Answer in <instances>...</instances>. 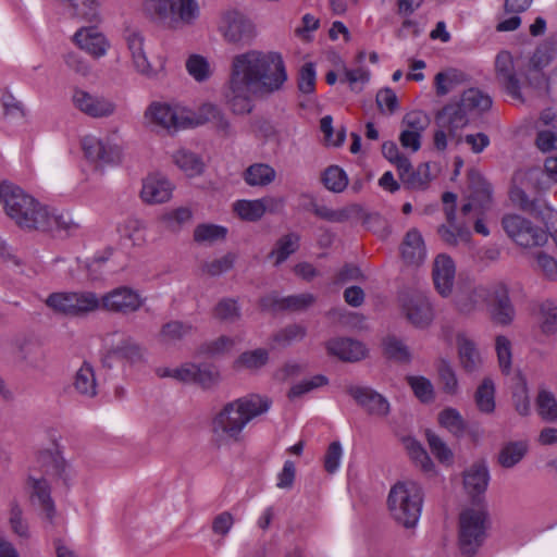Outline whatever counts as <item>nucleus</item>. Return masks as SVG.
Here are the masks:
<instances>
[{"label":"nucleus","mask_w":557,"mask_h":557,"mask_svg":"<svg viewBox=\"0 0 557 557\" xmlns=\"http://www.w3.org/2000/svg\"><path fill=\"white\" fill-rule=\"evenodd\" d=\"M286 81L278 52L250 50L234 57L225 98L233 113L247 114L252 110V96L278 91Z\"/></svg>","instance_id":"nucleus-1"},{"label":"nucleus","mask_w":557,"mask_h":557,"mask_svg":"<svg viewBox=\"0 0 557 557\" xmlns=\"http://www.w3.org/2000/svg\"><path fill=\"white\" fill-rule=\"evenodd\" d=\"M271 406L272 400L259 394H250L230 401L212 419V432L237 442L246 425L268 412Z\"/></svg>","instance_id":"nucleus-2"},{"label":"nucleus","mask_w":557,"mask_h":557,"mask_svg":"<svg viewBox=\"0 0 557 557\" xmlns=\"http://www.w3.org/2000/svg\"><path fill=\"white\" fill-rule=\"evenodd\" d=\"M39 473L33 470L27 479L30 500L37 503L45 512L46 519L52 523L55 516L54 502L51 498L49 478H58L65 485L71 479L69 465L57 449L42 450L37 456Z\"/></svg>","instance_id":"nucleus-3"},{"label":"nucleus","mask_w":557,"mask_h":557,"mask_svg":"<svg viewBox=\"0 0 557 557\" xmlns=\"http://www.w3.org/2000/svg\"><path fill=\"white\" fill-rule=\"evenodd\" d=\"M143 11L153 23L172 30L193 27L200 17L197 0H144Z\"/></svg>","instance_id":"nucleus-4"},{"label":"nucleus","mask_w":557,"mask_h":557,"mask_svg":"<svg viewBox=\"0 0 557 557\" xmlns=\"http://www.w3.org/2000/svg\"><path fill=\"white\" fill-rule=\"evenodd\" d=\"M424 494L414 481H398L387 496V508L392 518L406 529L414 528L420 519Z\"/></svg>","instance_id":"nucleus-5"},{"label":"nucleus","mask_w":557,"mask_h":557,"mask_svg":"<svg viewBox=\"0 0 557 557\" xmlns=\"http://www.w3.org/2000/svg\"><path fill=\"white\" fill-rule=\"evenodd\" d=\"M0 198L8 215L23 228L36 230L39 213L45 206L22 188L9 183L0 184Z\"/></svg>","instance_id":"nucleus-6"},{"label":"nucleus","mask_w":557,"mask_h":557,"mask_svg":"<svg viewBox=\"0 0 557 557\" xmlns=\"http://www.w3.org/2000/svg\"><path fill=\"white\" fill-rule=\"evenodd\" d=\"M502 225L507 236L524 248L543 246L548 238L545 231L519 214L504 215Z\"/></svg>","instance_id":"nucleus-7"},{"label":"nucleus","mask_w":557,"mask_h":557,"mask_svg":"<svg viewBox=\"0 0 557 557\" xmlns=\"http://www.w3.org/2000/svg\"><path fill=\"white\" fill-rule=\"evenodd\" d=\"M485 535V513L467 509L459 518V545L462 554L473 555L482 544Z\"/></svg>","instance_id":"nucleus-8"},{"label":"nucleus","mask_w":557,"mask_h":557,"mask_svg":"<svg viewBox=\"0 0 557 557\" xmlns=\"http://www.w3.org/2000/svg\"><path fill=\"white\" fill-rule=\"evenodd\" d=\"M146 116L151 123L169 132L194 125L193 117L185 109L168 103H152L146 111Z\"/></svg>","instance_id":"nucleus-9"},{"label":"nucleus","mask_w":557,"mask_h":557,"mask_svg":"<svg viewBox=\"0 0 557 557\" xmlns=\"http://www.w3.org/2000/svg\"><path fill=\"white\" fill-rule=\"evenodd\" d=\"M143 304L140 295L127 286L116 287L100 297V310L112 313L129 314L139 310Z\"/></svg>","instance_id":"nucleus-10"},{"label":"nucleus","mask_w":557,"mask_h":557,"mask_svg":"<svg viewBox=\"0 0 557 557\" xmlns=\"http://www.w3.org/2000/svg\"><path fill=\"white\" fill-rule=\"evenodd\" d=\"M82 148L89 161L101 165L116 164L122 158L121 147L109 138L101 139L87 135L82 139Z\"/></svg>","instance_id":"nucleus-11"},{"label":"nucleus","mask_w":557,"mask_h":557,"mask_svg":"<svg viewBox=\"0 0 557 557\" xmlns=\"http://www.w3.org/2000/svg\"><path fill=\"white\" fill-rule=\"evenodd\" d=\"M72 100L78 111L94 119L111 116L116 109L115 103L111 99L84 89H75Z\"/></svg>","instance_id":"nucleus-12"},{"label":"nucleus","mask_w":557,"mask_h":557,"mask_svg":"<svg viewBox=\"0 0 557 557\" xmlns=\"http://www.w3.org/2000/svg\"><path fill=\"white\" fill-rule=\"evenodd\" d=\"M468 202L462 206V213L468 214L472 210L481 213L488 209L492 201V186L479 171L471 169L468 172Z\"/></svg>","instance_id":"nucleus-13"},{"label":"nucleus","mask_w":557,"mask_h":557,"mask_svg":"<svg viewBox=\"0 0 557 557\" xmlns=\"http://www.w3.org/2000/svg\"><path fill=\"white\" fill-rule=\"evenodd\" d=\"M492 286H467L460 288L455 296V306L462 315H471L490 301Z\"/></svg>","instance_id":"nucleus-14"},{"label":"nucleus","mask_w":557,"mask_h":557,"mask_svg":"<svg viewBox=\"0 0 557 557\" xmlns=\"http://www.w3.org/2000/svg\"><path fill=\"white\" fill-rule=\"evenodd\" d=\"M495 72L498 83L507 95L515 100L522 101L520 82L516 74L513 58L509 51L498 52L495 59Z\"/></svg>","instance_id":"nucleus-15"},{"label":"nucleus","mask_w":557,"mask_h":557,"mask_svg":"<svg viewBox=\"0 0 557 557\" xmlns=\"http://www.w3.org/2000/svg\"><path fill=\"white\" fill-rule=\"evenodd\" d=\"M73 42L92 59L107 55L111 45L107 37L95 27H81L72 37Z\"/></svg>","instance_id":"nucleus-16"},{"label":"nucleus","mask_w":557,"mask_h":557,"mask_svg":"<svg viewBox=\"0 0 557 557\" xmlns=\"http://www.w3.org/2000/svg\"><path fill=\"white\" fill-rule=\"evenodd\" d=\"M162 375L172 376L183 382L197 383L203 387L211 386L218 379L214 367L195 363H186L181 368L166 370Z\"/></svg>","instance_id":"nucleus-17"},{"label":"nucleus","mask_w":557,"mask_h":557,"mask_svg":"<svg viewBox=\"0 0 557 557\" xmlns=\"http://www.w3.org/2000/svg\"><path fill=\"white\" fill-rule=\"evenodd\" d=\"M125 41L131 53L134 70L147 78H156L158 70L150 64L146 55L143 35L135 30H127Z\"/></svg>","instance_id":"nucleus-18"},{"label":"nucleus","mask_w":557,"mask_h":557,"mask_svg":"<svg viewBox=\"0 0 557 557\" xmlns=\"http://www.w3.org/2000/svg\"><path fill=\"white\" fill-rule=\"evenodd\" d=\"M347 393L372 416L386 417L389 412L388 400L370 387L349 386Z\"/></svg>","instance_id":"nucleus-19"},{"label":"nucleus","mask_w":557,"mask_h":557,"mask_svg":"<svg viewBox=\"0 0 557 557\" xmlns=\"http://www.w3.org/2000/svg\"><path fill=\"white\" fill-rule=\"evenodd\" d=\"M403 310L410 323L417 327H426L434 318L430 300L422 294L410 296L404 304Z\"/></svg>","instance_id":"nucleus-20"},{"label":"nucleus","mask_w":557,"mask_h":557,"mask_svg":"<svg viewBox=\"0 0 557 557\" xmlns=\"http://www.w3.org/2000/svg\"><path fill=\"white\" fill-rule=\"evenodd\" d=\"M490 482V472L484 461H475L463 472V486L473 502H480Z\"/></svg>","instance_id":"nucleus-21"},{"label":"nucleus","mask_w":557,"mask_h":557,"mask_svg":"<svg viewBox=\"0 0 557 557\" xmlns=\"http://www.w3.org/2000/svg\"><path fill=\"white\" fill-rule=\"evenodd\" d=\"M487 304L491 306V318L494 323L507 325L513 320L515 310L505 285H492V295Z\"/></svg>","instance_id":"nucleus-22"},{"label":"nucleus","mask_w":557,"mask_h":557,"mask_svg":"<svg viewBox=\"0 0 557 557\" xmlns=\"http://www.w3.org/2000/svg\"><path fill=\"white\" fill-rule=\"evenodd\" d=\"M456 268L453 259L447 255H438L433 263V281L436 290L443 297H448L453 292Z\"/></svg>","instance_id":"nucleus-23"},{"label":"nucleus","mask_w":557,"mask_h":557,"mask_svg":"<svg viewBox=\"0 0 557 557\" xmlns=\"http://www.w3.org/2000/svg\"><path fill=\"white\" fill-rule=\"evenodd\" d=\"M469 123V113L459 102L445 106L436 115L438 127H446L449 137L458 136L460 129Z\"/></svg>","instance_id":"nucleus-24"},{"label":"nucleus","mask_w":557,"mask_h":557,"mask_svg":"<svg viewBox=\"0 0 557 557\" xmlns=\"http://www.w3.org/2000/svg\"><path fill=\"white\" fill-rule=\"evenodd\" d=\"M172 191L173 186L166 177L153 174L144 180L140 197L146 203H162L171 198Z\"/></svg>","instance_id":"nucleus-25"},{"label":"nucleus","mask_w":557,"mask_h":557,"mask_svg":"<svg viewBox=\"0 0 557 557\" xmlns=\"http://www.w3.org/2000/svg\"><path fill=\"white\" fill-rule=\"evenodd\" d=\"M114 359L126 361L129 364H138L145 361V349L133 338L127 337L107 352L103 364L110 368Z\"/></svg>","instance_id":"nucleus-26"},{"label":"nucleus","mask_w":557,"mask_h":557,"mask_svg":"<svg viewBox=\"0 0 557 557\" xmlns=\"http://www.w3.org/2000/svg\"><path fill=\"white\" fill-rule=\"evenodd\" d=\"M250 22L239 12H226L220 24V30L228 42H239L249 36Z\"/></svg>","instance_id":"nucleus-27"},{"label":"nucleus","mask_w":557,"mask_h":557,"mask_svg":"<svg viewBox=\"0 0 557 557\" xmlns=\"http://www.w3.org/2000/svg\"><path fill=\"white\" fill-rule=\"evenodd\" d=\"M456 342L462 369L467 373L478 372L483 364V358L475 342L465 333H459Z\"/></svg>","instance_id":"nucleus-28"},{"label":"nucleus","mask_w":557,"mask_h":557,"mask_svg":"<svg viewBox=\"0 0 557 557\" xmlns=\"http://www.w3.org/2000/svg\"><path fill=\"white\" fill-rule=\"evenodd\" d=\"M326 350L330 355L349 362L361 360L367 352L362 343L345 337L330 339L326 343Z\"/></svg>","instance_id":"nucleus-29"},{"label":"nucleus","mask_w":557,"mask_h":557,"mask_svg":"<svg viewBox=\"0 0 557 557\" xmlns=\"http://www.w3.org/2000/svg\"><path fill=\"white\" fill-rule=\"evenodd\" d=\"M282 205V200L268 197L255 200H237L233 208L237 215L245 221H258L269 207Z\"/></svg>","instance_id":"nucleus-30"},{"label":"nucleus","mask_w":557,"mask_h":557,"mask_svg":"<svg viewBox=\"0 0 557 557\" xmlns=\"http://www.w3.org/2000/svg\"><path fill=\"white\" fill-rule=\"evenodd\" d=\"M426 256V249L421 233L417 228L407 232L401 244V257L407 264L419 265Z\"/></svg>","instance_id":"nucleus-31"},{"label":"nucleus","mask_w":557,"mask_h":557,"mask_svg":"<svg viewBox=\"0 0 557 557\" xmlns=\"http://www.w3.org/2000/svg\"><path fill=\"white\" fill-rule=\"evenodd\" d=\"M77 227L78 224L73 221L71 215L51 213L47 207H45L44 210H41V213H39L36 230L42 232L64 231L70 233L75 231Z\"/></svg>","instance_id":"nucleus-32"},{"label":"nucleus","mask_w":557,"mask_h":557,"mask_svg":"<svg viewBox=\"0 0 557 557\" xmlns=\"http://www.w3.org/2000/svg\"><path fill=\"white\" fill-rule=\"evenodd\" d=\"M276 178V171L268 163L250 164L243 173L244 182L250 187H265Z\"/></svg>","instance_id":"nucleus-33"},{"label":"nucleus","mask_w":557,"mask_h":557,"mask_svg":"<svg viewBox=\"0 0 557 557\" xmlns=\"http://www.w3.org/2000/svg\"><path fill=\"white\" fill-rule=\"evenodd\" d=\"M198 123H212L216 131L223 136H232L234 134L230 121L226 119L221 109L212 103H205L199 109Z\"/></svg>","instance_id":"nucleus-34"},{"label":"nucleus","mask_w":557,"mask_h":557,"mask_svg":"<svg viewBox=\"0 0 557 557\" xmlns=\"http://www.w3.org/2000/svg\"><path fill=\"white\" fill-rule=\"evenodd\" d=\"M73 387L81 396L92 398L97 395V382L94 368L84 362L76 371L73 380Z\"/></svg>","instance_id":"nucleus-35"},{"label":"nucleus","mask_w":557,"mask_h":557,"mask_svg":"<svg viewBox=\"0 0 557 557\" xmlns=\"http://www.w3.org/2000/svg\"><path fill=\"white\" fill-rule=\"evenodd\" d=\"M458 102L469 114H480L492 107V98L478 88H469L465 90Z\"/></svg>","instance_id":"nucleus-36"},{"label":"nucleus","mask_w":557,"mask_h":557,"mask_svg":"<svg viewBox=\"0 0 557 557\" xmlns=\"http://www.w3.org/2000/svg\"><path fill=\"white\" fill-rule=\"evenodd\" d=\"M100 310V297L89 290L73 292V318L86 317Z\"/></svg>","instance_id":"nucleus-37"},{"label":"nucleus","mask_w":557,"mask_h":557,"mask_svg":"<svg viewBox=\"0 0 557 557\" xmlns=\"http://www.w3.org/2000/svg\"><path fill=\"white\" fill-rule=\"evenodd\" d=\"M173 161L189 177L200 175L205 169L202 159L195 152L186 149L177 150L173 154Z\"/></svg>","instance_id":"nucleus-38"},{"label":"nucleus","mask_w":557,"mask_h":557,"mask_svg":"<svg viewBox=\"0 0 557 557\" xmlns=\"http://www.w3.org/2000/svg\"><path fill=\"white\" fill-rule=\"evenodd\" d=\"M446 216L450 225H442L438 227L441 238L449 245H457L459 242H468L470 238L469 230L466 227H457L453 223L455 220L454 207L446 209Z\"/></svg>","instance_id":"nucleus-39"},{"label":"nucleus","mask_w":557,"mask_h":557,"mask_svg":"<svg viewBox=\"0 0 557 557\" xmlns=\"http://www.w3.org/2000/svg\"><path fill=\"white\" fill-rule=\"evenodd\" d=\"M300 237L296 233L282 236L270 252V258H275L274 265H280L288 259L299 247Z\"/></svg>","instance_id":"nucleus-40"},{"label":"nucleus","mask_w":557,"mask_h":557,"mask_svg":"<svg viewBox=\"0 0 557 557\" xmlns=\"http://www.w3.org/2000/svg\"><path fill=\"white\" fill-rule=\"evenodd\" d=\"M474 400L482 413H492L495 410V385L492 379L485 377L478 386Z\"/></svg>","instance_id":"nucleus-41"},{"label":"nucleus","mask_w":557,"mask_h":557,"mask_svg":"<svg viewBox=\"0 0 557 557\" xmlns=\"http://www.w3.org/2000/svg\"><path fill=\"white\" fill-rule=\"evenodd\" d=\"M121 240L129 242L132 246H140L145 242L144 225L141 221L128 218L117 225Z\"/></svg>","instance_id":"nucleus-42"},{"label":"nucleus","mask_w":557,"mask_h":557,"mask_svg":"<svg viewBox=\"0 0 557 557\" xmlns=\"http://www.w3.org/2000/svg\"><path fill=\"white\" fill-rule=\"evenodd\" d=\"M20 357L28 367L40 369L46 362L47 354L38 342H26L20 347Z\"/></svg>","instance_id":"nucleus-43"},{"label":"nucleus","mask_w":557,"mask_h":557,"mask_svg":"<svg viewBox=\"0 0 557 557\" xmlns=\"http://www.w3.org/2000/svg\"><path fill=\"white\" fill-rule=\"evenodd\" d=\"M527 450L528 446L524 442H510L499 451L498 462L504 468H512L522 460Z\"/></svg>","instance_id":"nucleus-44"},{"label":"nucleus","mask_w":557,"mask_h":557,"mask_svg":"<svg viewBox=\"0 0 557 557\" xmlns=\"http://www.w3.org/2000/svg\"><path fill=\"white\" fill-rule=\"evenodd\" d=\"M227 228L216 224H199L194 231V240L198 244L212 245L219 240H224Z\"/></svg>","instance_id":"nucleus-45"},{"label":"nucleus","mask_w":557,"mask_h":557,"mask_svg":"<svg viewBox=\"0 0 557 557\" xmlns=\"http://www.w3.org/2000/svg\"><path fill=\"white\" fill-rule=\"evenodd\" d=\"M193 326L183 321H170L165 323L159 333L160 341L163 343H175L190 334Z\"/></svg>","instance_id":"nucleus-46"},{"label":"nucleus","mask_w":557,"mask_h":557,"mask_svg":"<svg viewBox=\"0 0 557 557\" xmlns=\"http://www.w3.org/2000/svg\"><path fill=\"white\" fill-rule=\"evenodd\" d=\"M307 329L300 324H289L273 334L272 341L278 347H287L305 338Z\"/></svg>","instance_id":"nucleus-47"},{"label":"nucleus","mask_w":557,"mask_h":557,"mask_svg":"<svg viewBox=\"0 0 557 557\" xmlns=\"http://www.w3.org/2000/svg\"><path fill=\"white\" fill-rule=\"evenodd\" d=\"M45 304L53 312L73 318V292L52 293Z\"/></svg>","instance_id":"nucleus-48"},{"label":"nucleus","mask_w":557,"mask_h":557,"mask_svg":"<svg viewBox=\"0 0 557 557\" xmlns=\"http://www.w3.org/2000/svg\"><path fill=\"white\" fill-rule=\"evenodd\" d=\"M322 183L326 189L333 193H342L348 185V177L343 169L331 165L323 172Z\"/></svg>","instance_id":"nucleus-49"},{"label":"nucleus","mask_w":557,"mask_h":557,"mask_svg":"<svg viewBox=\"0 0 557 557\" xmlns=\"http://www.w3.org/2000/svg\"><path fill=\"white\" fill-rule=\"evenodd\" d=\"M540 323L543 333L554 334L557 332V302L545 300L541 304Z\"/></svg>","instance_id":"nucleus-50"},{"label":"nucleus","mask_w":557,"mask_h":557,"mask_svg":"<svg viewBox=\"0 0 557 557\" xmlns=\"http://www.w3.org/2000/svg\"><path fill=\"white\" fill-rule=\"evenodd\" d=\"M536 409L544 420L550 422L557 420V400L553 393L541 389L536 398Z\"/></svg>","instance_id":"nucleus-51"},{"label":"nucleus","mask_w":557,"mask_h":557,"mask_svg":"<svg viewBox=\"0 0 557 557\" xmlns=\"http://www.w3.org/2000/svg\"><path fill=\"white\" fill-rule=\"evenodd\" d=\"M315 302V296L310 293L290 295L275 301L278 309L302 311Z\"/></svg>","instance_id":"nucleus-52"},{"label":"nucleus","mask_w":557,"mask_h":557,"mask_svg":"<svg viewBox=\"0 0 557 557\" xmlns=\"http://www.w3.org/2000/svg\"><path fill=\"white\" fill-rule=\"evenodd\" d=\"M438 422L454 435H461L466 430V423L458 410L446 408L438 414Z\"/></svg>","instance_id":"nucleus-53"},{"label":"nucleus","mask_w":557,"mask_h":557,"mask_svg":"<svg viewBox=\"0 0 557 557\" xmlns=\"http://www.w3.org/2000/svg\"><path fill=\"white\" fill-rule=\"evenodd\" d=\"M463 74L456 70L440 72L436 74L434 83L437 96H445L453 91L462 81Z\"/></svg>","instance_id":"nucleus-54"},{"label":"nucleus","mask_w":557,"mask_h":557,"mask_svg":"<svg viewBox=\"0 0 557 557\" xmlns=\"http://www.w3.org/2000/svg\"><path fill=\"white\" fill-rule=\"evenodd\" d=\"M214 317L225 322H236L240 318V308L235 299H221L214 307Z\"/></svg>","instance_id":"nucleus-55"},{"label":"nucleus","mask_w":557,"mask_h":557,"mask_svg":"<svg viewBox=\"0 0 557 557\" xmlns=\"http://www.w3.org/2000/svg\"><path fill=\"white\" fill-rule=\"evenodd\" d=\"M236 261V255L233 252H227L221 258L207 261L202 264L201 270L203 273L210 276H218L225 272H228Z\"/></svg>","instance_id":"nucleus-56"},{"label":"nucleus","mask_w":557,"mask_h":557,"mask_svg":"<svg viewBox=\"0 0 557 557\" xmlns=\"http://www.w3.org/2000/svg\"><path fill=\"white\" fill-rule=\"evenodd\" d=\"M407 449L410 458L418 467L421 468L423 472L430 473L433 471V462L419 442L414 440H408Z\"/></svg>","instance_id":"nucleus-57"},{"label":"nucleus","mask_w":557,"mask_h":557,"mask_svg":"<svg viewBox=\"0 0 557 557\" xmlns=\"http://www.w3.org/2000/svg\"><path fill=\"white\" fill-rule=\"evenodd\" d=\"M186 70L197 82L207 81L211 74L208 61L199 54L190 55L187 59Z\"/></svg>","instance_id":"nucleus-58"},{"label":"nucleus","mask_w":557,"mask_h":557,"mask_svg":"<svg viewBox=\"0 0 557 557\" xmlns=\"http://www.w3.org/2000/svg\"><path fill=\"white\" fill-rule=\"evenodd\" d=\"M327 382H329V380L326 376H324L322 374L314 375L313 377H311L309 380H305L297 384H294L290 387L287 396L289 399L299 398V397L304 396L305 394H307L318 387L326 385Z\"/></svg>","instance_id":"nucleus-59"},{"label":"nucleus","mask_w":557,"mask_h":557,"mask_svg":"<svg viewBox=\"0 0 557 557\" xmlns=\"http://www.w3.org/2000/svg\"><path fill=\"white\" fill-rule=\"evenodd\" d=\"M384 350L388 358L399 362H408L411 357L408 347L396 337L385 339Z\"/></svg>","instance_id":"nucleus-60"},{"label":"nucleus","mask_w":557,"mask_h":557,"mask_svg":"<svg viewBox=\"0 0 557 557\" xmlns=\"http://www.w3.org/2000/svg\"><path fill=\"white\" fill-rule=\"evenodd\" d=\"M408 384L412 388L414 395L422 401L429 403L434 397L432 383L423 376H408Z\"/></svg>","instance_id":"nucleus-61"},{"label":"nucleus","mask_w":557,"mask_h":557,"mask_svg":"<svg viewBox=\"0 0 557 557\" xmlns=\"http://www.w3.org/2000/svg\"><path fill=\"white\" fill-rule=\"evenodd\" d=\"M430 124L428 114L422 111L416 110L407 113L403 119L404 129L418 132L422 134Z\"/></svg>","instance_id":"nucleus-62"},{"label":"nucleus","mask_w":557,"mask_h":557,"mask_svg":"<svg viewBox=\"0 0 557 557\" xmlns=\"http://www.w3.org/2000/svg\"><path fill=\"white\" fill-rule=\"evenodd\" d=\"M495 349L498 358V363L503 372L508 373L511 368V343L510 341L499 335L496 337Z\"/></svg>","instance_id":"nucleus-63"},{"label":"nucleus","mask_w":557,"mask_h":557,"mask_svg":"<svg viewBox=\"0 0 557 557\" xmlns=\"http://www.w3.org/2000/svg\"><path fill=\"white\" fill-rule=\"evenodd\" d=\"M298 88L302 94H312L315 89V69L311 62L305 63L299 71Z\"/></svg>","instance_id":"nucleus-64"}]
</instances>
